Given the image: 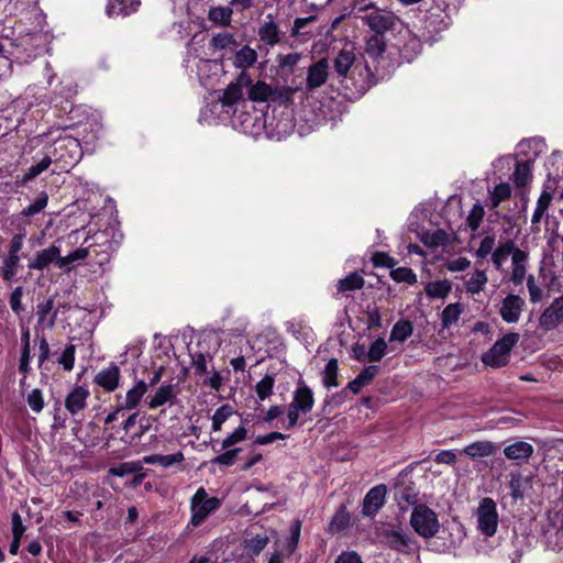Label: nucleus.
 Returning <instances> with one entry per match:
<instances>
[{
    "label": "nucleus",
    "mask_w": 563,
    "mask_h": 563,
    "mask_svg": "<svg viewBox=\"0 0 563 563\" xmlns=\"http://www.w3.org/2000/svg\"><path fill=\"white\" fill-rule=\"evenodd\" d=\"M355 53L346 48L341 49L333 59V75L349 99L365 95L376 84V78L368 65L361 67L355 65Z\"/></svg>",
    "instance_id": "f257e3e1"
},
{
    "label": "nucleus",
    "mask_w": 563,
    "mask_h": 563,
    "mask_svg": "<svg viewBox=\"0 0 563 563\" xmlns=\"http://www.w3.org/2000/svg\"><path fill=\"white\" fill-rule=\"evenodd\" d=\"M515 251V242L511 240L506 241L500 244L493 253H492V262L496 269H500L503 264L507 261L508 256L511 252Z\"/></svg>",
    "instance_id": "f704fd0d"
},
{
    "label": "nucleus",
    "mask_w": 563,
    "mask_h": 563,
    "mask_svg": "<svg viewBox=\"0 0 563 563\" xmlns=\"http://www.w3.org/2000/svg\"><path fill=\"white\" fill-rule=\"evenodd\" d=\"M520 339L519 333L509 332L495 342L490 350L482 356V362L494 368L505 366L509 362L512 347Z\"/></svg>",
    "instance_id": "20e7f679"
},
{
    "label": "nucleus",
    "mask_w": 563,
    "mask_h": 563,
    "mask_svg": "<svg viewBox=\"0 0 563 563\" xmlns=\"http://www.w3.org/2000/svg\"><path fill=\"white\" fill-rule=\"evenodd\" d=\"M525 305V300L519 295L509 294L501 301L499 314L505 322L516 323L521 317Z\"/></svg>",
    "instance_id": "1a4fd4ad"
},
{
    "label": "nucleus",
    "mask_w": 563,
    "mask_h": 563,
    "mask_svg": "<svg viewBox=\"0 0 563 563\" xmlns=\"http://www.w3.org/2000/svg\"><path fill=\"white\" fill-rule=\"evenodd\" d=\"M386 48L387 44L384 35L373 34L365 41L364 52L373 59L380 57L386 52Z\"/></svg>",
    "instance_id": "a878e982"
},
{
    "label": "nucleus",
    "mask_w": 563,
    "mask_h": 563,
    "mask_svg": "<svg viewBox=\"0 0 563 563\" xmlns=\"http://www.w3.org/2000/svg\"><path fill=\"white\" fill-rule=\"evenodd\" d=\"M147 391V384L144 380H137L136 384L126 391L123 402H120V409H134L136 408L145 393Z\"/></svg>",
    "instance_id": "4be33fe9"
},
{
    "label": "nucleus",
    "mask_w": 563,
    "mask_h": 563,
    "mask_svg": "<svg viewBox=\"0 0 563 563\" xmlns=\"http://www.w3.org/2000/svg\"><path fill=\"white\" fill-rule=\"evenodd\" d=\"M413 332L412 323L408 320L396 322L390 331V342H405Z\"/></svg>",
    "instance_id": "c756f323"
},
{
    "label": "nucleus",
    "mask_w": 563,
    "mask_h": 563,
    "mask_svg": "<svg viewBox=\"0 0 563 563\" xmlns=\"http://www.w3.org/2000/svg\"><path fill=\"white\" fill-rule=\"evenodd\" d=\"M477 529L486 537H493L498 527L497 505L490 497L481 499L475 512Z\"/></svg>",
    "instance_id": "0eeeda50"
},
{
    "label": "nucleus",
    "mask_w": 563,
    "mask_h": 563,
    "mask_svg": "<svg viewBox=\"0 0 563 563\" xmlns=\"http://www.w3.org/2000/svg\"><path fill=\"white\" fill-rule=\"evenodd\" d=\"M257 62V53L249 45H244L233 57V66L239 69H247Z\"/></svg>",
    "instance_id": "b1692460"
},
{
    "label": "nucleus",
    "mask_w": 563,
    "mask_h": 563,
    "mask_svg": "<svg viewBox=\"0 0 563 563\" xmlns=\"http://www.w3.org/2000/svg\"><path fill=\"white\" fill-rule=\"evenodd\" d=\"M272 95L273 88L264 81H257L251 86L247 93L249 99L254 102H265L271 99Z\"/></svg>",
    "instance_id": "473e14b6"
},
{
    "label": "nucleus",
    "mask_w": 563,
    "mask_h": 563,
    "mask_svg": "<svg viewBox=\"0 0 563 563\" xmlns=\"http://www.w3.org/2000/svg\"><path fill=\"white\" fill-rule=\"evenodd\" d=\"M89 396L90 393L86 387L79 385L74 386L65 398L66 410L71 416L78 415L87 407Z\"/></svg>",
    "instance_id": "4468645a"
},
{
    "label": "nucleus",
    "mask_w": 563,
    "mask_h": 563,
    "mask_svg": "<svg viewBox=\"0 0 563 563\" xmlns=\"http://www.w3.org/2000/svg\"><path fill=\"white\" fill-rule=\"evenodd\" d=\"M236 44L235 36L229 32L217 33L209 42V46L213 49H225L231 46H236Z\"/></svg>",
    "instance_id": "37998d69"
},
{
    "label": "nucleus",
    "mask_w": 563,
    "mask_h": 563,
    "mask_svg": "<svg viewBox=\"0 0 563 563\" xmlns=\"http://www.w3.org/2000/svg\"><path fill=\"white\" fill-rule=\"evenodd\" d=\"M52 164L51 156L46 155L44 156L38 163L30 166L26 172L23 174L20 180H18L19 184L22 186L26 185L29 181L37 177L40 174L45 172L49 165Z\"/></svg>",
    "instance_id": "7c9ffc66"
},
{
    "label": "nucleus",
    "mask_w": 563,
    "mask_h": 563,
    "mask_svg": "<svg viewBox=\"0 0 563 563\" xmlns=\"http://www.w3.org/2000/svg\"><path fill=\"white\" fill-rule=\"evenodd\" d=\"M357 11L364 13L361 20L373 34L384 35L386 32L395 30L399 22V18L394 12L378 8L375 2L360 5Z\"/></svg>",
    "instance_id": "f03ea898"
},
{
    "label": "nucleus",
    "mask_w": 563,
    "mask_h": 563,
    "mask_svg": "<svg viewBox=\"0 0 563 563\" xmlns=\"http://www.w3.org/2000/svg\"><path fill=\"white\" fill-rule=\"evenodd\" d=\"M227 451L217 455L211 460L214 465L232 466L235 463L238 454L241 452L240 448L225 449Z\"/></svg>",
    "instance_id": "4d7b16f0"
},
{
    "label": "nucleus",
    "mask_w": 563,
    "mask_h": 563,
    "mask_svg": "<svg viewBox=\"0 0 563 563\" xmlns=\"http://www.w3.org/2000/svg\"><path fill=\"white\" fill-rule=\"evenodd\" d=\"M499 445L493 441H476L466 445L463 453L472 459L487 457L495 455Z\"/></svg>",
    "instance_id": "6ab92c4d"
},
{
    "label": "nucleus",
    "mask_w": 563,
    "mask_h": 563,
    "mask_svg": "<svg viewBox=\"0 0 563 563\" xmlns=\"http://www.w3.org/2000/svg\"><path fill=\"white\" fill-rule=\"evenodd\" d=\"M25 234H14L8 245V252L2 260L1 276L4 282L11 283L15 279L21 268V251L23 249Z\"/></svg>",
    "instance_id": "423d86ee"
},
{
    "label": "nucleus",
    "mask_w": 563,
    "mask_h": 563,
    "mask_svg": "<svg viewBox=\"0 0 563 563\" xmlns=\"http://www.w3.org/2000/svg\"><path fill=\"white\" fill-rule=\"evenodd\" d=\"M233 10L230 7H211L208 11V20L216 25L225 27L232 22Z\"/></svg>",
    "instance_id": "393cba45"
},
{
    "label": "nucleus",
    "mask_w": 563,
    "mask_h": 563,
    "mask_svg": "<svg viewBox=\"0 0 563 563\" xmlns=\"http://www.w3.org/2000/svg\"><path fill=\"white\" fill-rule=\"evenodd\" d=\"M334 563H363V561L355 551H344L335 559Z\"/></svg>",
    "instance_id": "774afa93"
},
{
    "label": "nucleus",
    "mask_w": 563,
    "mask_h": 563,
    "mask_svg": "<svg viewBox=\"0 0 563 563\" xmlns=\"http://www.w3.org/2000/svg\"><path fill=\"white\" fill-rule=\"evenodd\" d=\"M233 413V409L231 405L224 404L219 407L212 416V430L220 431L222 424L231 417Z\"/></svg>",
    "instance_id": "8fccbe9b"
},
{
    "label": "nucleus",
    "mask_w": 563,
    "mask_h": 563,
    "mask_svg": "<svg viewBox=\"0 0 563 563\" xmlns=\"http://www.w3.org/2000/svg\"><path fill=\"white\" fill-rule=\"evenodd\" d=\"M462 312L463 307L461 303L455 302L448 305L441 312V323L443 329H449L451 325L455 324Z\"/></svg>",
    "instance_id": "2f4dec72"
},
{
    "label": "nucleus",
    "mask_w": 563,
    "mask_h": 563,
    "mask_svg": "<svg viewBox=\"0 0 563 563\" xmlns=\"http://www.w3.org/2000/svg\"><path fill=\"white\" fill-rule=\"evenodd\" d=\"M120 377V367L115 363H110L108 367L97 373L93 380L103 390L111 393L119 387Z\"/></svg>",
    "instance_id": "2eb2a0df"
},
{
    "label": "nucleus",
    "mask_w": 563,
    "mask_h": 563,
    "mask_svg": "<svg viewBox=\"0 0 563 563\" xmlns=\"http://www.w3.org/2000/svg\"><path fill=\"white\" fill-rule=\"evenodd\" d=\"M22 296H23V287H21V286L15 287L10 295V300H9L10 307H11L12 311L15 313H20L23 310V306L21 302Z\"/></svg>",
    "instance_id": "69168bd1"
},
{
    "label": "nucleus",
    "mask_w": 563,
    "mask_h": 563,
    "mask_svg": "<svg viewBox=\"0 0 563 563\" xmlns=\"http://www.w3.org/2000/svg\"><path fill=\"white\" fill-rule=\"evenodd\" d=\"M410 525L415 532L424 539L433 538L440 530L438 515L424 504L413 507Z\"/></svg>",
    "instance_id": "7ed1b4c3"
},
{
    "label": "nucleus",
    "mask_w": 563,
    "mask_h": 563,
    "mask_svg": "<svg viewBox=\"0 0 563 563\" xmlns=\"http://www.w3.org/2000/svg\"><path fill=\"white\" fill-rule=\"evenodd\" d=\"M495 246L494 236H485L479 244V247L476 250L475 255L478 258H486L489 254H492Z\"/></svg>",
    "instance_id": "052dcab7"
},
{
    "label": "nucleus",
    "mask_w": 563,
    "mask_h": 563,
    "mask_svg": "<svg viewBox=\"0 0 563 563\" xmlns=\"http://www.w3.org/2000/svg\"><path fill=\"white\" fill-rule=\"evenodd\" d=\"M511 196V187L508 183H500L495 186L490 194L492 206L498 207L499 203Z\"/></svg>",
    "instance_id": "864d4df0"
},
{
    "label": "nucleus",
    "mask_w": 563,
    "mask_h": 563,
    "mask_svg": "<svg viewBox=\"0 0 563 563\" xmlns=\"http://www.w3.org/2000/svg\"><path fill=\"white\" fill-rule=\"evenodd\" d=\"M484 214H485L484 208L479 203H475L473 206V208L471 209V211L466 218V223L473 232H475L479 228V225L483 221Z\"/></svg>",
    "instance_id": "13d9d810"
},
{
    "label": "nucleus",
    "mask_w": 563,
    "mask_h": 563,
    "mask_svg": "<svg viewBox=\"0 0 563 563\" xmlns=\"http://www.w3.org/2000/svg\"><path fill=\"white\" fill-rule=\"evenodd\" d=\"M75 353L76 346L74 344H68L62 352L60 356L57 358L58 364L62 365L64 371H73L75 365Z\"/></svg>",
    "instance_id": "5fc2aeb1"
},
{
    "label": "nucleus",
    "mask_w": 563,
    "mask_h": 563,
    "mask_svg": "<svg viewBox=\"0 0 563 563\" xmlns=\"http://www.w3.org/2000/svg\"><path fill=\"white\" fill-rule=\"evenodd\" d=\"M184 460L185 455L181 451L167 455L152 454L143 456V462L145 464H158L163 468H169L175 465H181Z\"/></svg>",
    "instance_id": "5701e85b"
},
{
    "label": "nucleus",
    "mask_w": 563,
    "mask_h": 563,
    "mask_svg": "<svg viewBox=\"0 0 563 563\" xmlns=\"http://www.w3.org/2000/svg\"><path fill=\"white\" fill-rule=\"evenodd\" d=\"M339 364L336 358H330L322 373V384L325 388L339 386L338 380Z\"/></svg>",
    "instance_id": "72a5a7b5"
},
{
    "label": "nucleus",
    "mask_w": 563,
    "mask_h": 563,
    "mask_svg": "<svg viewBox=\"0 0 563 563\" xmlns=\"http://www.w3.org/2000/svg\"><path fill=\"white\" fill-rule=\"evenodd\" d=\"M191 365L197 376H203L208 373V363L212 361L210 353L201 351H190Z\"/></svg>",
    "instance_id": "c9c22d12"
},
{
    "label": "nucleus",
    "mask_w": 563,
    "mask_h": 563,
    "mask_svg": "<svg viewBox=\"0 0 563 563\" xmlns=\"http://www.w3.org/2000/svg\"><path fill=\"white\" fill-rule=\"evenodd\" d=\"M297 408L301 409V413L310 412L314 405L313 393L310 387L303 383H299L294 391L292 401Z\"/></svg>",
    "instance_id": "aec40b11"
},
{
    "label": "nucleus",
    "mask_w": 563,
    "mask_h": 563,
    "mask_svg": "<svg viewBox=\"0 0 563 563\" xmlns=\"http://www.w3.org/2000/svg\"><path fill=\"white\" fill-rule=\"evenodd\" d=\"M385 543L393 550L401 553L411 551L412 540L401 530L387 529L383 532Z\"/></svg>",
    "instance_id": "dca6fc26"
},
{
    "label": "nucleus",
    "mask_w": 563,
    "mask_h": 563,
    "mask_svg": "<svg viewBox=\"0 0 563 563\" xmlns=\"http://www.w3.org/2000/svg\"><path fill=\"white\" fill-rule=\"evenodd\" d=\"M246 437L247 430L243 426H240L221 442V448L219 451L232 448L234 444L244 441Z\"/></svg>",
    "instance_id": "6e6d98bb"
},
{
    "label": "nucleus",
    "mask_w": 563,
    "mask_h": 563,
    "mask_svg": "<svg viewBox=\"0 0 563 563\" xmlns=\"http://www.w3.org/2000/svg\"><path fill=\"white\" fill-rule=\"evenodd\" d=\"M349 523L350 515L346 511L345 507L342 506L335 511L334 516L332 517L329 525V530L331 533H336L344 530L349 526Z\"/></svg>",
    "instance_id": "79ce46f5"
},
{
    "label": "nucleus",
    "mask_w": 563,
    "mask_h": 563,
    "mask_svg": "<svg viewBox=\"0 0 563 563\" xmlns=\"http://www.w3.org/2000/svg\"><path fill=\"white\" fill-rule=\"evenodd\" d=\"M329 77V63L327 58H320L313 63L307 71L306 87L314 90L325 84Z\"/></svg>",
    "instance_id": "ddd939ff"
},
{
    "label": "nucleus",
    "mask_w": 563,
    "mask_h": 563,
    "mask_svg": "<svg viewBox=\"0 0 563 563\" xmlns=\"http://www.w3.org/2000/svg\"><path fill=\"white\" fill-rule=\"evenodd\" d=\"M243 98V91L231 82L224 90L220 98L224 107H232Z\"/></svg>",
    "instance_id": "49530a36"
},
{
    "label": "nucleus",
    "mask_w": 563,
    "mask_h": 563,
    "mask_svg": "<svg viewBox=\"0 0 563 563\" xmlns=\"http://www.w3.org/2000/svg\"><path fill=\"white\" fill-rule=\"evenodd\" d=\"M387 343L383 338L376 339L369 346L367 360L369 362H379L386 354Z\"/></svg>",
    "instance_id": "603ef678"
},
{
    "label": "nucleus",
    "mask_w": 563,
    "mask_h": 563,
    "mask_svg": "<svg viewBox=\"0 0 563 563\" xmlns=\"http://www.w3.org/2000/svg\"><path fill=\"white\" fill-rule=\"evenodd\" d=\"M529 484H530V478L529 477H523L520 474H512L511 478H510V482H509V487H510V490H511V496L515 499L523 498L526 487Z\"/></svg>",
    "instance_id": "c03bdc74"
},
{
    "label": "nucleus",
    "mask_w": 563,
    "mask_h": 563,
    "mask_svg": "<svg viewBox=\"0 0 563 563\" xmlns=\"http://www.w3.org/2000/svg\"><path fill=\"white\" fill-rule=\"evenodd\" d=\"M390 277L397 283H407L415 285L417 283V275L409 267H398L390 271Z\"/></svg>",
    "instance_id": "3c124183"
},
{
    "label": "nucleus",
    "mask_w": 563,
    "mask_h": 563,
    "mask_svg": "<svg viewBox=\"0 0 563 563\" xmlns=\"http://www.w3.org/2000/svg\"><path fill=\"white\" fill-rule=\"evenodd\" d=\"M258 35L262 41H264L265 43H267L269 45H274L279 42L278 27H277V24L273 20L264 23L260 27Z\"/></svg>",
    "instance_id": "a19ab883"
},
{
    "label": "nucleus",
    "mask_w": 563,
    "mask_h": 563,
    "mask_svg": "<svg viewBox=\"0 0 563 563\" xmlns=\"http://www.w3.org/2000/svg\"><path fill=\"white\" fill-rule=\"evenodd\" d=\"M563 322V295L555 298L551 305L544 309L539 318V324L544 331L555 329Z\"/></svg>",
    "instance_id": "9b49d317"
},
{
    "label": "nucleus",
    "mask_w": 563,
    "mask_h": 563,
    "mask_svg": "<svg viewBox=\"0 0 563 563\" xmlns=\"http://www.w3.org/2000/svg\"><path fill=\"white\" fill-rule=\"evenodd\" d=\"M365 280L357 272L349 274L346 277L338 282L336 288L339 292L360 290L364 287Z\"/></svg>",
    "instance_id": "c85d7f7f"
},
{
    "label": "nucleus",
    "mask_w": 563,
    "mask_h": 563,
    "mask_svg": "<svg viewBox=\"0 0 563 563\" xmlns=\"http://www.w3.org/2000/svg\"><path fill=\"white\" fill-rule=\"evenodd\" d=\"M143 464H145L142 461H131V462H123L118 464L117 466H113L109 470V473L113 476L123 477L129 474L139 473L143 470Z\"/></svg>",
    "instance_id": "4c0bfd02"
},
{
    "label": "nucleus",
    "mask_w": 563,
    "mask_h": 563,
    "mask_svg": "<svg viewBox=\"0 0 563 563\" xmlns=\"http://www.w3.org/2000/svg\"><path fill=\"white\" fill-rule=\"evenodd\" d=\"M25 400L34 413H40L45 407L44 395H43L42 389H40V388H33L26 395Z\"/></svg>",
    "instance_id": "09e8293b"
},
{
    "label": "nucleus",
    "mask_w": 563,
    "mask_h": 563,
    "mask_svg": "<svg viewBox=\"0 0 563 563\" xmlns=\"http://www.w3.org/2000/svg\"><path fill=\"white\" fill-rule=\"evenodd\" d=\"M58 247V245L53 243L46 249L36 251L33 258L27 262V268L30 271L43 272L48 269L51 264H55L57 267Z\"/></svg>",
    "instance_id": "f8f14e48"
},
{
    "label": "nucleus",
    "mask_w": 563,
    "mask_h": 563,
    "mask_svg": "<svg viewBox=\"0 0 563 563\" xmlns=\"http://www.w3.org/2000/svg\"><path fill=\"white\" fill-rule=\"evenodd\" d=\"M276 532L273 529H265L261 526L253 525L246 530L243 540V548L250 558L258 556L266 548L272 536Z\"/></svg>",
    "instance_id": "6e6552de"
},
{
    "label": "nucleus",
    "mask_w": 563,
    "mask_h": 563,
    "mask_svg": "<svg viewBox=\"0 0 563 563\" xmlns=\"http://www.w3.org/2000/svg\"><path fill=\"white\" fill-rule=\"evenodd\" d=\"M387 487L384 484L371 488L363 499L362 512L366 517H374L385 505Z\"/></svg>",
    "instance_id": "9d476101"
},
{
    "label": "nucleus",
    "mask_w": 563,
    "mask_h": 563,
    "mask_svg": "<svg viewBox=\"0 0 563 563\" xmlns=\"http://www.w3.org/2000/svg\"><path fill=\"white\" fill-rule=\"evenodd\" d=\"M48 203V195L45 191H42L37 198L29 205L26 208H24L21 212L23 217H33L41 211H43Z\"/></svg>",
    "instance_id": "a18cd8bd"
},
{
    "label": "nucleus",
    "mask_w": 563,
    "mask_h": 563,
    "mask_svg": "<svg viewBox=\"0 0 563 563\" xmlns=\"http://www.w3.org/2000/svg\"><path fill=\"white\" fill-rule=\"evenodd\" d=\"M533 446L526 441H516L512 444L505 446L504 454L508 460L527 462L533 454Z\"/></svg>",
    "instance_id": "a211bd4d"
},
{
    "label": "nucleus",
    "mask_w": 563,
    "mask_h": 563,
    "mask_svg": "<svg viewBox=\"0 0 563 563\" xmlns=\"http://www.w3.org/2000/svg\"><path fill=\"white\" fill-rule=\"evenodd\" d=\"M220 506L221 500L218 497H209L203 487L198 488L190 500V523L195 527L200 526Z\"/></svg>",
    "instance_id": "39448f33"
},
{
    "label": "nucleus",
    "mask_w": 563,
    "mask_h": 563,
    "mask_svg": "<svg viewBox=\"0 0 563 563\" xmlns=\"http://www.w3.org/2000/svg\"><path fill=\"white\" fill-rule=\"evenodd\" d=\"M300 529L301 523L299 520H296L290 528V536L287 540V550L289 553H292L298 545L300 538Z\"/></svg>",
    "instance_id": "680f3d73"
},
{
    "label": "nucleus",
    "mask_w": 563,
    "mask_h": 563,
    "mask_svg": "<svg viewBox=\"0 0 563 563\" xmlns=\"http://www.w3.org/2000/svg\"><path fill=\"white\" fill-rule=\"evenodd\" d=\"M38 356H37V367L42 368L44 363L49 358L51 349L49 344L44 335L38 336Z\"/></svg>",
    "instance_id": "bf43d9fd"
},
{
    "label": "nucleus",
    "mask_w": 563,
    "mask_h": 563,
    "mask_svg": "<svg viewBox=\"0 0 563 563\" xmlns=\"http://www.w3.org/2000/svg\"><path fill=\"white\" fill-rule=\"evenodd\" d=\"M31 347L22 346L19 360V372L29 375L31 372Z\"/></svg>",
    "instance_id": "e2e57ef3"
},
{
    "label": "nucleus",
    "mask_w": 563,
    "mask_h": 563,
    "mask_svg": "<svg viewBox=\"0 0 563 563\" xmlns=\"http://www.w3.org/2000/svg\"><path fill=\"white\" fill-rule=\"evenodd\" d=\"M140 4V0H110L108 4V14L129 15L135 12Z\"/></svg>",
    "instance_id": "bb28decb"
},
{
    "label": "nucleus",
    "mask_w": 563,
    "mask_h": 563,
    "mask_svg": "<svg viewBox=\"0 0 563 563\" xmlns=\"http://www.w3.org/2000/svg\"><path fill=\"white\" fill-rule=\"evenodd\" d=\"M527 287L529 290L530 301L533 303L541 301L543 290L536 284L533 275H529L527 277Z\"/></svg>",
    "instance_id": "0e129e2a"
},
{
    "label": "nucleus",
    "mask_w": 563,
    "mask_h": 563,
    "mask_svg": "<svg viewBox=\"0 0 563 563\" xmlns=\"http://www.w3.org/2000/svg\"><path fill=\"white\" fill-rule=\"evenodd\" d=\"M275 385V378L271 374H266L255 386V391L261 400L268 398Z\"/></svg>",
    "instance_id": "de8ad7c7"
},
{
    "label": "nucleus",
    "mask_w": 563,
    "mask_h": 563,
    "mask_svg": "<svg viewBox=\"0 0 563 563\" xmlns=\"http://www.w3.org/2000/svg\"><path fill=\"white\" fill-rule=\"evenodd\" d=\"M394 498L401 511H406L410 506L418 504V490L413 484L400 485L395 488Z\"/></svg>",
    "instance_id": "f3484780"
},
{
    "label": "nucleus",
    "mask_w": 563,
    "mask_h": 563,
    "mask_svg": "<svg viewBox=\"0 0 563 563\" xmlns=\"http://www.w3.org/2000/svg\"><path fill=\"white\" fill-rule=\"evenodd\" d=\"M54 308V299L48 298L47 300L40 302L36 307V314L38 323H43L46 317L52 312Z\"/></svg>",
    "instance_id": "338daca9"
},
{
    "label": "nucleus",
    "mask_w": 563,
    "mask_h": 563,
    "mask_svg": "<svg viewBox=\"0 0 563 563\" xmlns=\"http://www.w3.org/2000/svg\"><path fill=\"white\" fill-rule=\"evenodd\" d=\"M451 283L446 279L429 283L426 286V294L430 298H444L451 291Z\"/></svg>",
    "instance_id": "ea45409f"
},
{
    "label": "nucleus",
    "mask_w": 563,
    "mask_h": 563,
    "mask_svg": "<svg viewBox=\"0 0 563 563\" xmlns=\"http://www.w3.org/2000/svg\"><path fill=\"white\" fill-rule=\"evenodd\" d=\"M422 242L428 247H439V246H446L450 244V235L442 229H438L433 232H427L423 238Z\"/></svg>",
    "instance_id": "e433bc0d"
},
{
    "label": "nucleus",
    "mask_w": 563,
    "mask_h": 563,
    "mask_svg": "<svg viewBox=\"0 0 563 563\" xmlns=\"http://www.w3.org/2000/svg\"><path fill=\"white\" fill-rule=\"evenodd\" d=\"M487 280L486 273L484 271L476 269L465 283L466 291L472 295L479 294L484 290Z\"/></svg>",
    "instance_id": "58836bf2"
},
{
    "label": "nucleus",
    "mask_w": 563,
    "mask_h": 563,
    "mask_svg": "<svg viewBox=\"0 0 563 563\" xmlns=\"http://www.w3.org/2000/svg\"><path fill=\"white\" fill-rule=\"evenodd\" d=\"M533 159L517 162L511 179L516 187L523 188L532 180Z\"/></svg>",
    "instance_id": "412c9836"
},
{
    "label": "nucleus",
    "mask_w": 563,
    "mask_h": 563,
    "mask_svg": "<svg viewBox=\"0 0 563 563\" xmlns=\"http://www.w3.org/2000/svg\"><path fill=\"white\" fill-rule=\"evenodd\" d=\"M176 397L175 386L172 384L162 385L148 401L151 409H156Z\"/></svg>",
    "instance_id": "cd10ccee"
}]
</instances>
